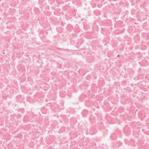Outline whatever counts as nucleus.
I'll use <instances>...</instances> for the list:
<instances>
[{"mask_svg": "<svg viewBox=\"0 0 149 149\" xmlns=\"http://www.w3.org/2000/svg\"><path fill=\"white\" fill-rule=\"evenodd\" d=\"M119 56H120V55H118L117 56V57H119Z\"/></svg>", "mask_w": 149, "mask_h": 149, "instance_id": "obj_1", "label": "nucleus"}]
</instances>
